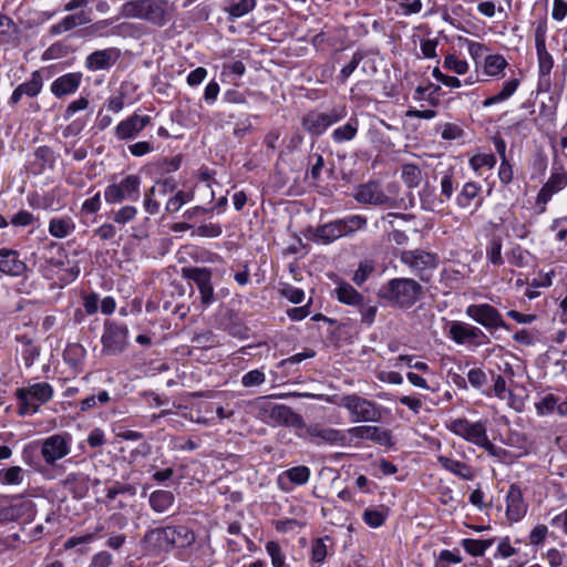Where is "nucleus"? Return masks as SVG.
<instances>
[{
	"mask_svg": "<svg viewBox=\"0 0 567 567\" xmlns=\"http://www.w3.org/2000/svg\"><path fill=\"white\" fill-rule=\"evenodd\" d=\"M423 287L412 278H393L380 290L379 296L391 305L409 309L422 298Z\"/></svg>",
	"mask_w": 567,
	"mask_h": 567,
	"instance_id": "f257e3e1",
	"label": "nucleus"
},
{
	"mask_svg": "<svg viewBox=\"0 0 567 567\" xmlns=\"http://www.w3.org/2000/svg\"><path fill=\"white\" fill-rule=\"evenodd\" d=\"M332 402L346 409L354 423H378L382 419V406L359 394L343 395Z\"/></svg>",
	"mask_w": 567,
	"mask_h": 567,
	"instance_id": "f03ea898",
	"label": "nucleus"
},
{
	"mask_svg": "<svg viewBox=\"0 0 567 567\" xmlns=\"http://www.w3.org/2000/svg\"><path fill=\"white\" fill-rule=\"evenodd\" d=\"M53 388L48 382H39L16 390V398L19 401L18 414L21 416L32 415L53 398Z\"/></svg>",
	"mask_w": 567,
	"mask_h": 567,
	"instance_id": "7ed1b4c3",
	"label": "nucleus"
},
{
	"mask_svg": "<svg viewBox=\"0 0 567 567\" xmlns=\"http://www.w3.org/2000/svg\"><path fill=\"white\" fill-rule=\"evenodd\" d=\"M348 115L346 105H338L324 112L310 111L301 118L302 128L312 136H321L330 126Z\"/></svg>",
	"mask_w": 567,
	"mask_h": 567,
	"instance_id": "20e7f679",
	"label": "nucleus"
},
{
	"mask_svg": "<svg viewBox=\"0 0 567 567\" xmlns=\"http://www.w3.org/2000/svg\"><path fill=\"white\" fill-rule=\"evenodd\" d=\"M141 178L132 174L121 182L109 185L104 190V198L109 204H117L124 200L135 202L140 198Z\"/></svg>",
	"mask_w": 567,
	"mask_h": 567,
	"instance_id": "39448f33",
	"label": "nucleus"
},
{
	"mask_svg": "<svg viewBox=\"0 0 567 567\" xmlns=\"http://www.w3.org/2000/svg\"><path fill=\"white\" fill-rule=\"evenodd\" d=\"M446 429L453 434L480 447L483 443H486V439L488 436L484 422L478 421L472 423L465 417L451 420L446 424Z\"/></svg>",
	"mask_w": 567,
	"mask_h": 567,
	"instance_id": "423d86ee",
	"label": "nucleus"
},
{
	"mask_svg": "<svg viewBox=\"0 0 567 567\" xmlns=\"http://www.w3.org/2000/svg\"><path fill=\"white\" fill-rule=\"evenodd\" d=\"M465 313L488 331H495L498 328L511 330V327L503 320L499 311L489 303L470 305Z\"/></svg>",
	"mask_w": 567,
	"mask_h": 567,
	"instance_id": "0eeeda50",
	"label": "nucleus"
},
{
	"mask_svg": "<svg viewBox=\"0 0 567 567\" xmlns=\"http://www.w3.org/2000/svg\"><path fill=\"white\" fill-rule=\"evenodd\" d=\"M400 260L412 272L417 275L422 281L429 280V277L425 276L427 270H433L437 267L436 255L421 249L403 250L400 255Z\"/></svg>",
	"mask_w": 567,
	"mask_h": 567,
	"instance_id": "6e6552de",
	"label": "nucleus"
},
{
	"mask_svg": "<svg viewBox=\"0 0 567 567\" xmlns=\"http://www.w3.org/2000/svg\"><path fill=\"white\" fill-rule=\"evenodd\" d=\"M71 452V435L53 434L42 441L41 456L45 464L54 465Z\"/></svg>",
	"mask_w": 567,
	"mask_h": 567,
	"instance_id": "1a4fd4ad",
	"label": "nucleus"
},
{
	"mask_svg": "<svg viewBox=\"0 0 567 567\" xmlns=\"http://www.w3.org/2000/svg\"><path fill=\"white\" fill-rule=\"evenodd\" d=\"M567 186V171L563 166H553L549 178L539 189L536 196V205L540 213L546 210L547 203L551 197Z\"/></svg>",
	"mask_w": 567,
	"mask_h": 567,
	"instance_id": "9d476101",
	"label": "nucleus"
},
{
	"mask_svg": "<svg viewBox=\"0 0 567 567\" xmlns=\"http://www.w3.org/2000/svg\"><path fill=\"white\" fill-rule=\"evenodd\" d=\"M447 336L457 344L482 346L489 343V339L483 330L462 321H453L449 327Z\"/></svg>",
	"mask_w": 567,
	"mask_h": 567,
	"instance_id": "9b49d317",
	"label": "nucleus"
},
{
	"mask_svg": "<svg viewBox=\"0 0 567 567\" xmlns=\"http://www.w3.org/2000/svg\"><path fill=\"white\" fill-rule=\"evenodd\" d=\"M183 277L192 280L199 290L200 301L204 306L214 302V287L212 284V270L208 268L190 267L182 269Z\"/></svg>",
	"mask_w": 567,
	"mask_h": 567,
	"instance_id": "f8f14e48",
	"label": "nucleus"
},
{
	"mask_svg": "<svg viewBox=\"0 0 567 567\" xmlns=\"http://www.w3.org/2000/svg\"><path fill=\"white\" fill-rule=\"evenodd\" d=\"M547 22L540 21L535 29V48L540 79H548L554 66V59L546 48Z\"/></svg>",
	"mask_w": 567,
	"mask_h": 567,
	"instance_id": "ddd939ff",
	"label": "nucleus"
},
{
	"mask_svg": "<svg viewBox=\"0 0 567 567\" xmlns=\"http://www.w3.org/2000/svg\"><path fill=\"white\" fill-rule=\"evenodd\" d=\"M128 330L125 326L110 323L102 336L103 350L109 354L122 352L127 346Z\"/></svg>",
	"mask_w": 567,
	"mask_h": 567,
	"instance_id": "4468645a",
	"label": "nucleus"
},
{
	"mask_svg": "<svg viewBox=\"0 0 567 567\" xmlns=\"http://www.w3.org/2000/svg\"><path fill=\"white\" fill-rule=\"evenodd\" d=\"M151 117L148 115L133 114L127 118L121 121L114 131L118 141H126L135 138L148 124Z\"/></svg>",
	"mask_w": 567,
	"mask_h": 567,
	"instance_id": "2eb2a0df",
	"label": "nucleus"
},
{
	"mask_svg": "<svg viewBox=\"0 0 567 567\" xmlns=\"http://www.w3.org/2000/svg\"><path fill=\"white\" fill-rule=\"evenodd\" d=\"M121 56L117 48L96 50L90 53L84 62L85 68L91 72L111 69Z\"/></svg>",
	"mask_w": 567,
	"mask_h": 567,
	"instance_id": "dca6fc26",
	"label": "nucleus"
},
{
	"mask_svg": "<svg viewBox=\"0 0 567 567\" xmlns=\"http://www.w3.org/2000/svg\"><path fill=\"white\" fill-rule=\"evenodd\" d=\"M309 441L320 445L327 443L330 445H342L346 442V434L341 430L312 424L307 427Z\"/></svg>",
	"mask_w": 567,
	"mask_h": 567,
	"instance_id": "f3484780",
	"label": "nucleus"
},
{
	"mask_svg": "<svg viewBox=\"0 0 567 567\" xmlns=\"http://www.w3.org/2000/svg\"><path fill=\"white\" fill-rule=\"evenodd\" d=\"M157 27L165 25L169 20L168 2L163 0H145L142 19Z\"/></svg>",
	"mask_w": 567,
	"mask_h": 567,
	"instance_id": "a211bd4d",
	"label": "nucleus"
},
{
	"mask_svg": "<svg viewBox=\"0 0 567 567\" xmlns=\"http://www.w3.org/2000/svg\"><path fill=\"white\" fill-rule=\"evenodd\" d=\"M83 74L81 72H70L56 78L50 86L51 93L61 99L73 94L81 85Z\"/></svg>",
	"mask_w": 567,
	"mask_h": 567,
	"instance_id": "6ab92c4d",
	"label": "nucleus"
},
{
	"mask_svg": "<svg viewBox=\"0 0 567 567\" xmlns=\"http://www.w3.org/2000/svg\"><path fill=\"white\" fill-rule=\"evenodd\" d=\"M25 262L20 258L17 250L1 248L0 249V272L19 277L27 271Z\"/></svg>",
	"mask_w": 567,
	"mask_h": 567,
	"instance_id": "aec40b11",
	"label": "nucleus"
},
{
	"mask_svg": "<svg viewBox=\"0 0 567 567\" xmlns=\"http://www.w3.org/2000/svg\"><path fill=\"white\" fill-rule=\"evenodd\" d=\"M268 417L280 425H296L300 421V416L289 406L284 404L265 403L260 409Z\"/></svg>",
	"mask_w": 567,
	"mask_h": 567,
	"instance_id": "412c9836",
	"label": "nucleus"
},
{
	"mask_svg": "<svg viewBox=\"0 0 567 567\" xmlns=\"http://www.w3.org/2000/svg\"><path fill=\"white\" fill-rule=\"evenodd\" d=\"M354 197L359 203L379 206L388 205L391 202L390 197L382 192L380 185L373 182L359 186Z\"/></svg>",
	"mask_w": 567,
	"mask_h": 567,
	"instance_id": "4be33fe9",
	"label": "nucleus"
},
{
	"mask_svg": "<svg viewBox=\"0 0 567 567\" xmlns=\"http://www.w3.org/2000/svg\"><path fill=\"white\" fill-rule=\"evenodd\" d=\"M43 87V78L40 71H34L31 74V78L24 82L19 84L12 92L9 102L11 104H17L22 96L35 97Z\"/></svg>",
	"mask_w": 567,
	"mask_h": 567,
	"instance_id": "5701e85b",
	"label": "nucleus"
},
{
	"mask_svg": "<svg viewBox=\"0 0 567 567\" xmlns=\"http://www.w3.org/2000/svg\"><path fill=\"white\" fill-rule=\"evenodd\" d=\"M506 515L509 520L518 522L527 511L523 494L517 485H511L506 495Z\"/></svg>",
	"mask_w": 567,
	"mask_h": 567,
	"instance_id": "b1692460",
	"label": "nucleus"
},
{
	"mask_svg": "<svg viewBox=\"0 0 567 567\" xmlns=\"http://www.w3.org/2000/svg\"><path fill=\"white\" fill-rule=\"evenodd\" d=\"M348 433L359 440H368L379 444H386L391 439V434L386 430H382L374 425H359L348 430Z\"/></svg>",
	"mask_w": 567,
	"mask_h": 567,
	"instance_id": "393cba45",
	"label": "nucleus"
},
{
	"mask_svg": "<svg viewBox=\"0 0 567 567\" xmlns=\"http://www.w3.org/2000/svg\"><path fill=\"white\" fill-rule=\"evenodd\" d=\"M91 485L89 474L83 472L70 473L63 481V486L69 489L75 498H83L86 496Z\"/></svg>",
	"mask_w": 567,
	"mask_h": 567,
	"instance_id": "a878e982",
	"label": "nucleus"
},
{
	"mask_svg": "<svg viewBox=\"0 0 567 567\" xmlns=\"http://www.w3.org/2000/svg\"><path fill=\"white\" fill-rule=\"evenodd\" d=\"M171 527L154 528L147 532L143 543L153 550H167L171 547Z\"/></svg>",
	"mask_w": 567,
	"mask_h": 567,
	"instance_id": "bb28decb",
	"label": "nucleus"
},
{
	"mask_svg": "<svg viewBox=\"0 0 567 567\" xmlns=\"http://www.w3.org/2000/svg\"><path fill=\"white\" fill-rule=\"evenodd\" d=\"M437 463L447 472L464 480L472 481L474 478V472L470 465L464 462L451 458L449 456L439 455L436 457Z\"/></svg>",
	"mask_w": 567,
	"mask_h": 567,
	"instance_id": "cd10ccee",
	"label": "nucleus"
},
{
	"mask_svg": "<svg viewBox=\"0 0 567 567\" xmlns=\"http://www.w3.org/2000/svg\"><path fill=\"white\" fill-rule=\"evenodd\" d=\"M91 22L90 16L84 12L80 11L73 14L65 16L61 21L53 24L50 29V33L58 35L62 34L66 31H70L79 25H84Z\"/></svg>",
	"mask_w": 567,
	"mask_h": 567,
	"instance_id": "c85d7f7f",
	"label": "nucleus"
},
{
	"mask_svg": "<svg viewBox=\"0 0 567 567\" xmlns=\"http://www.w3.org/2000/svg\"><path fill=\"white\" fill-rule=\"evenodd\" d=\"M343 237L338 219L316 228L312 240L320 244H330Z\"/></svg>",
	"mask_w": 567,
	"mask_h": 567,
	"instance_id": "c756f323",
	"label": "nucleus"
},
{
	"mask_svg": "<svg viewBox=\"0 0 567 567\" xmlns=\"http://www.w3.org/2000/svg\"><path fill=\"white\" fill-rule=\"evenodd\" d=\"M359 131V120L357 116H351L348 122L334 128L331 133V140L336 144H342L355 138Z\"/></svg>",
	"mask_w": 567,
	"mask_h": 567,
	"instance_id": "7c9ffc66",
	"label": "nucleus"
},
{
	"mask_svg": "<svg viewBox=\"0 0 567 567\" xmlns=\"http://www.w3.org/2000/svg\"><path fill=\"white\" fill-rule=\"evenodd\" d=\"M334 296L341 303L355 307L363 301V296L349 282L340 281L334 289Z\"/></svg>",
	"mask_w": 567,
	"mask_h": 567,
	"instance_id": "2f4dec72",
	"label": "nucleus"
},
{
	"mask_svg": "<svg viewBox=\"0 0 567 567\" xmlns=\"http://www.w3.org/2000/svg\"><path fill=\"white\" fill-rule=\"evenodd\" d=\"M19 29L9 17L0 14V44L17 45Z\"/></svg>",
	"mask_w": 567,
	"mask_h": 567,
	"instance_id": "473e14b6",
	"label": "nucleus"
},
{
	"mask_svg": "<svg viewBox=\"0 0 567 567\" xmlns=\"http://www.w3.org/2000/svg\"><path fill=\"white\" fill-rule=\"evenodd\" d=\"M328 542L331 543L330 537L324 536L317 538L311 543L309 560L311 567H321L323 565L329 553V548L327 545Z\"/></svg>",
	"mask_w": 567,
	"mask_h": 567,
	"instance_id": "72a5a7b5",
	"label": "nucleus"
},
{
	"mask_svg": "<svg viewBox=\"0 0 567 567\" xmlns=\"http://www.w3.org/2000/svg\"><path fill=\"white\" fill-rule=\"evenodd\" d=\"M75 229L71 217H54L49 221V233L55 238H65Z\"/></svg>",
	"mask_w": 567,
	"mask_h": 567,
	"instance_id": "f704fd0d",
	"label": "nucleus"
},
{
	"mask_svg": "<svg viewBox=\"0 0 567 567\" xmlns=\"http://www.w3.org/2000/svg\"><path fill=\"white\" fill-rule=\"evenodd\" d=\"M175 497L169 491L157 489L150 495V505L156 513L166 512L173 504Z\"/></svg>",
	"mask_w": 567,
	"mask_h": 567,
	"instance_id": "c9c22d12",
	"label": "nucleus"
},
{
	"mask_svg": "<svg viewBox=\"0 0 567 567\" xmlns=\"http://www.w3.org/2000/svg\"><path fill=\"white\" fill-rule=\"evenodd\" d=\"M519 80L518 79H511L506 82H504L502 90L487 99H485L482 103L484 107H489L494 104L502 103L506 100H508L518 89Z\"/></svg>",
	"mask_w": 567,
	"mask_h": 567,
	"instance_id": "e433bc0d",
	"label": "nucleus"
},
{
	"mask_svg": "<svg viewBox=\"0 0 567 567\" xmlns=\"http://www.w3.org/2000/svg\"><path fill=\"white\" fill-rule=\"evenodd\" d=\"M171 527V547H186L194 543L195 535L186 526H169Z\"/></svg>",
	"mask_w": 567,
	"mask_h": 567,
	"instance_id": "4c0bfd02",
	"label": "nucleus"
},
{
	"mask_svg": "<svg viewBox=\"0 0 567 567\" xmlns=\"http://www.w3.org/2000/svg\"><path fill=\"white\" fill-rule=\"evenodd\" d=\"M256 0H233L229 6L225 8V11L228 13V20L235 21L248 14L256 8Z\"/></svg>",
	"mask_w": 567,
	"mask_h": 567,
	"instance_id": "58836bf2",
	"label": "nucleus"
},
{
	"mask_svg": "<svg viewBox=\"0 0 567 567\" xmlns=\"http://www.w3.org/2000/svg\"><path fill=\"white\" fill-rule=\"evenodd\" d=\"M493 544L494 539L464 538L461 542V545L464 548V550L473 557L483 556Z\"/></svg>",
	"mask_w": 567,
	"mask_h": 567,
	"instance_id": "ea45409f",
	"label": "nucleus"
},
{
	"mask_svg": "<svg viewBox=\"0 0 567 567\" xmlns=\"http://www.w3.org/2000/svg\"><path fill=\"white\" fill-rule=\"evenodd\" d=\"M343 237L351 236L367 226V218L361 215H351L338 219Z\"/></svg>",
	"mask_w": 567,
	"mask_h": 567,
	"instance_id": "a19ab883",
	"label": "nucleus"
},
{
	"mask_svg": "<svg viewBox=\"0 0 567 567\" xmlns=\"http://www.w3.org/2000/svg\"><path fill=\"white\" fill-rule=\"evenodd\" d=\"M482 187L475 182H467L464 184L461 193L456 197L457 205L462 208L470 207L473 199L477 198Z\"/></svg>",
	"mask_w": 567,
	"mask_h": 567,
	"instance_id": "79ce46f5",
	"label": "nucleus"
},
{
	"mask_svg": "<svg viewBox=\"0 0 567 567\" xmlns=\"http://www.w3.org/2000/svg\"><path fill=\"white\" fill-rule=\"evenodd\" d=\"M507 66V61L501 54H491L485 58L484 71L489 76H499Z\"/></svg>",
	"mask_w": 567,
	"mask_h": 567,
	"instance_id": "37998d69",
	"label": "nucleus"
},
{
	"mask_svg": "<svg viewBox=\"0 0 567 567\" xmlns=\"http://www.w3.org/2000/svg\"><path fill=\"white\" fill-rule=\"evenodd\" d=\"M23 480L24 470L21 466L14 465L0 470L1 485H20L22 484Z\"/></svg>",
	"mask_w": 567,
	"mask_h": 567,
	"instance_id": "c03bdc74",
	"label": "nucleus"
},
{
	"mask_svg": "<svg viewBox=\"0 0 567 567\" xmlns=\"http://www.w3.org/2000/svg\"><path fill=\"white\" fill-rule=\"evenodd\" d=\"M486 258L494 266H502L504 264L502 257V239L493 236L486 246Z\"/></svg>",
	"mask_w": 567,
	"mask_h": 567,
	"instance_id": "a18cd8bd",
	"label": "nucleus"
},
{
	"mask_svg": "<svg viewBox=\"0 0 567 567\" xmlns=\"http://www.w3.org/2000/svg\"><path fill=\"white\" fill-rule=\"evenodd\" d=\"M401 177L409 188H414L421 183L422 173L419 166L405 164L402 166Z\"/></svg>",
	"mask_w": 567,
	"mask_h": 567,
	"instance_id": "49530a36",
	"label": "nucleus"
},
{
	"mask_svg": "<svg viewBox=\"0 0 567 567\" xmlns=\"http://www.w3.org/2000/svg\"><path fill=\"white\" fill-rule=\"evenodd\" d=\"M266 551L271 558L272 567H290L286 561V555L277 542L269 540L266 544Z\"/></svg>",
	"mask_w": 567,
	"mask_h": 567,
	"instance_id": "de8ad7c7",
	"label": "nucleus"
},
{
	"mask_svg": "<svg viewBox=\"0 0 567 567\" xmlns=\"http://www.w3.org/2000/svg\"><path fill=\"white\" fill-rule=\"evenodd\" d=\"M145 0H130L120 8V16L128 19H142Z\"/></svg>",
	"mask_w": 567,
	"mask_h": 567,
	"instance_id": "09e8293b",
	"label": "nucleus"
},
{
	"mask_svg": "<svg viewBox=\"0 0 567 567\" xmlns=\"http://www.w3.org/2000/svg\"><path fill=\"white\" fill-rule=\"evenodd\" d=\"M112 21L110 19L99 20L91 25L84 28L81 32L83 37H109L111 34V30L109 31V27Z\"/></svg>",
	"mask_w": 567,
	"mask_h": 567,
	"instance_id": "8fccbe9b",
	"label": "nucleus"
},
{
	"mask_svg": "<svg viewBox=\"0 0 567 567\" xmlns=\"http://www.w3.org/2000/svg\"><path fill=\"white\" fill-rule=\"evenodd\" d=\"M284 475L296 485H303L310 478V470L308 466L299 465L284 472Z\"/></svg>",
	"mask_w": 567,
	"mask_h": 567,
	"instance_id": "3c124183",
	"label": "nucleus"
},
{
	"mask_svg": "<svg viewBox=\"0 0 567 567\" xmlns=\"http://www.w3.org/2000/svg\"><path fill=\"white\" fill-rule=\"evenodd\" d=\"M85 350L81 344H69L64 350L63 358L72 367H78L84 358Z\"/></svg>",
	"mask_w": 567,
	"mask_h": 567,
	"instance_id": "603ef678",
	"label": "nucleus"
},
{
	"mask_svg": "<svg viewBox=\"0 0 567 567\" xmlns=\"http://www.w3.org/2000/svg\"><path fill=\"white\" fill-rule=\"evenodd\" d=\"M443 66L458 75H463L468 71V63L465 60L458 59L455 54H447L444 58Z\"/></svg>",
	"mask_w": 567,
	"mask_h": 567,
	"instance_id": "864d4df0",
	"label": "nucleus"
},
{
	"mask_svg": "<svg viewBox=\"0 0 567 567\" xmlns=\"http://www.w3.org/2000/svg\"><path fill=\"white\" fill-rule=\"evenodd\" d=\"M355 307L359 309L361 322L369 327L372 326L378 312V306L375 303L367 302L363 298V301Z\"/></svg>",
	"mask_w": 567,
	"mask_h": 567,
	"instance_id": "5fc2aeb1",
	"label": "nucleus"
},
{
	"mask_svg": "<svg viewBox=\"0 0 567 567\" xmlns=\"http://www.w3.org/2000/svg\"><path fill=\"white\" fill-rule=\"evenodd\" d=\"M374 271V265L370 260L361 261L354 271L352 280L357 286H362Z\"/></svg>",
	"mask_w": 567,
	"mask_h": 567,
	"instance_id": "6e6d98bb",
	"label": "nucleus"
},
{
	"mask_svg": "<svg viewBox=\"0 0 567 567\" xmlns=\"http://www.w3.org/2000/svg\"><path fill=\"white\" fill-rule=\"evenodd\" d=\"M363 522L370 527L378 528L385 522V513L377 508H367L362 515Z\"/></svg>",
	"mask_w": 567,
	"mask_h": 567,
	"instance_id": "4d7b16f0",
	"label": "nucleus"
},
{
	"mask_svg": "<svg viewBox=\"0 0 567 567\" xmlns=\"http://www.w3.org/2000/svg\"><path fill=\"white\" fill-rule=\"evenodd\" d=\"M495 164L496 157L493 154H477L470 159V165L475 172H478L483 167L492 169Z\"/></svg>",
	"mask_w": 567,
	"mask_h": 567,
	"instance_id": "13d9d810",
	"label": "nucleus"
},
{
	"mask_svg": "<svg viewBox=\"0 0 567 567\" xmlns=\"http://www.w3.org/2000/svg\"><path fill=\"white\" fill-rule=\"evenodd\" d=\"M223 233L221 225L218 223H209V224H203L198 226L194 233L193 236H199V237H208V238H216L219 237Z\"/></svg>",
	"mask_w": 567,
	"mask_h": 567,
	"instance_id": "bf43d9fd",
	"label": "nucleus"
},
{
	"mask_svg": "<svg viewBox=\"0 0 567 567\" xmlns=\"http://www.w3.org/2000/svg\"><path fill=\"white\" fill-rule=\"evenodd\" d=\"M265 381L266 375L259 369L250 370L241 377V384L245 388L258 386L265 383Z\"/></svg>",
	"mask_w": 567,
	"mask_h": 567,
	"instance_id": "052dcab7",
	"label": "nucleus"
},
{
	"mask_svg": "<svg viewBox=\"0 0 567 567\" xmlns=\"http://www.w3.org/2000/svg\"><path fill=\"white\" fill-rule=\"evenodd\" d=\"M137 209L134 206H123L113 213V219L116 224L125 225L136 218Z\"/></svg>",
	"mask_w": 567,
	"mask_h": 567,
	"instance_id": "680f3d73",
	"label": "nucleus"
},
{
	"mask_svg": "<svg viewBox=\"0 0 567 567\" xmlns=\"http://www.w3.org/2000/svg\"><path fill=\"white\" fill-rule=\"evenodd\" d=\"M558 398L554 394H546L535 404L537 413L540 415L550 414L556 410Z\"/></svg>",
	"mask_w": 567,
	"mask_h": 567,
	"instance_id": "e2e57ef3",
	"label": "nucleus"
},
{
	"mask_svg": "<svg viewBox=\"0 0 567 567\" xmlns=\"http://www.w3.org/2000/svg\"><path fill=\"white\" fill-rule=\"evenodd\" d=\"M362 59L363 54L361 52L353 53L349 63L344 65L340 71L339 79L342 83H344L350 78V75L355 71Z\"/></svg>",
	"mask_w": 567,
	"mask_h": 567,
	"instance_id": "0e129e2a",
	"label": "nucleus"
},
{
	"mask_svg": "<svg viewBox=\"0 0 567 567\" xmlns=\"http://www.w3.org/2000/svg\"><path fill=\"white\" fill-rule=\"evenodd\" d=\"M176 182L174 181V178L172 177H168V178H165L163 181H159L155 184V186H153L151 189H150V193L151 194H156L158 193L159 195H167V194H172L176 190Z\"/></svg>",
	"mask_w": 567,
	"mask_h": 567,
	"instance_id": "69168bd1",
	"label": "nucleus"
},
{
	"mask_svg": "<svg viewBox=\"0 0 567 567\" xmlns=\"http://www.w3.org/2000/svg\"><path fill=\"white\" fill-rule=\"evenodd\" d=\"M90 101L87 97L81 96L72 101L64 111V120H70L75 113L84 111L89 107Z\"/></svg>",
	"mask_w": 567,
	"mask_h": 567,
	"instance_id": "338daca9",
	"label": "nucleus"
},
{
	"mask_svg": "<svg viewBox=\"0 0 567 567\" xmlns=\"http://www.w3.org/2000/svg\"><path fill=\"white\" fill-rule=\"evenodd\" d=\"M140 25L131 22H122L111 30L112 35L135 37L140 33Z\"/></svg>",
	"mask_w": 567,
	"mask_h": 567,
	"instance_id": "774afa93",
	"label": "nucleus"
}]
</instances>
